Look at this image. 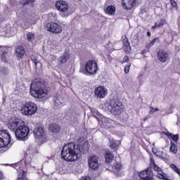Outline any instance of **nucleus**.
Segmentation results:
<instances>
[{"mask_svg":"<svg viewBox=\"0 0 180 180\" xmlns=\"http://www.w3.org/2000/svg\"><path fill=\"white\" fill-rule=\"evenodd\" d=\"M88 150V147L82 145H77L74 142H70L65 145L61 150L63 160L68 162H73L79 160V153H85Z\"/></svg>","mask_w":180,"mask_h":180,"instance_id":"obj_1","label":"nucleus"},{"mask_svg":"<svg viewBox=\"0 0 180 180\" xmlns=\"http://www.w3.org/2000/svg\"><path fill=\"white\" fill-rule=\"evenodd\" d=\"M31 96L35 99H43L49 95V89L46 86V82L42 79L37 78L32 83L30 89Z\"/></svg>","mask_w":180,"mask_h":180,"instance_id":"obj_2","label":"nucleus"},{"mask_svg":"<svg viewBox=\"0 0 180 180\" xmlns=\"http://www.w3.org/2000/svg\"><path fill=\"white\" fill-rule=\"evenodd\" d=\"M108 109L112 115L119 116V115H122L124 112V105H123L120 100L112 99L110 101Z\"/></svg>","mask_w":180,"mask_h":180,"instance_id":"obj_3","label":"nucleus"},{"mask_svg":"<svg viewBox=\"0 0 180 180\" xmlns=\"http://www.w3.org/2000/svg\"><path fill=\"white\" fill-rule=\"evenodd\" d=\"M11 141L12 137L9 131L3 129L0 131V148H4V151H8L11 148Z\"/></svg>","mask_w":180,"mask_h":180,"instance_id":"obj_4","label":"nucleus"},{"mask_svg":"<svg viewBox=\"0 0 180 180\" xmlns=\"http://www.w3.org/2000/svg\"><path fill=\"white\" fill-rule=\"evenodd\" d=\"M20 110L25 116H32L37 112V105L32 101L25 102L21 105Z\"/></svg>","mask_w":180,"mask_h":180,"instance_id":"obj_5","label":"nucleus"},{"mask_svg":"<svg viewBox=\"0 0 180 180\" xmlns=\"http://www.w3.org/2000/svg\"><path fill=\"white\" fill-rule=\"evenodd\" d=\"M30 133V129L27 125L25 124V122H22L15 131V134L17 140H25Z\"/></svg>","mask_w":180,"mask_h":180,"instance_id":"obj_6","label":"nucleus"},{"mask_svg":"<svg viewBox=\"0 0 180 180\" xmlns=\"http://www.w3.org/2000/svg\"><path fill=\"white\" fill-rule=\"evenodd\" d=\"M84 70L89 75H95L98 72V63L95 60L86 62Z\"/></svg>","mask_w":180,"mask_h":180,"instance_id":"obj_7","label":"nucleus"},{"mask_svg":"<svg viewBox=\"0 0 180 180\" xmlns=\"http://www.w3.org/2000/svg\"><path fill=\"white\" fill-rule=\"evenodd\" d=\"M45 29L47 32H50L51 33L59 34L63 32V28L58 23L51 22H48L45 27Z\"/></svg>","mask_w":180,"mask_h":180,"instance_id":"obj_8","label":"nucleus"},{"mask_svg":"<svg viewBox=\"0 0 180 180\" xmlns=\"http://www.w3.org/2000/svg\"><path fill=\"white\" fill-rule=\"evenodd\" d=\"M94 94L97 99H103L108 95V89L103 86H98L94 89Z\"/></svg>","mask_w":180,"mask_h":180,"instance_id":"obj_9","label":"nucleus"},{"mask_svg":"<svg viewBox=\"0 0 180 180\" xmlns=\"http://www.w3.org/2000/svg\"><path fill=\"white\" fill-rule=\"evenodd\" d=\"M138 175L140 179H135V180H155L154 176L153 175V171L146 169L142 172L138 173Z\"/></svg>","mask_w":180,"mask_h":180,"instance_id":"obj_10","label":"nucleus"},{"mask_svg":"<svg viewBox=\"0 0 180 180\" xmlns=\"http://www.w3.org/2000/svg\"><path fill=\"white\" fill-rule=\"evenodd\" d=\"M23 122V120H19L18 118L11 119L8 123V128L9 130H13L16 131V129H18V127H19Z\"/></svg>","mask_w":180,"mask_h":180,"instance_id":"obj_11","label":"nucleus"},{"mask_svg":"<svg viewBox=\"0 0 180 180\" xmlns=\"http://www.w3.org/2000/svg\"><path fill=\"white\" fill-rule=\"evenodd\" d=\"M33 133L36 140H44L46 139V132L44 127H39L34 129Z\"/></svg>","mask_w":180,"mask_h":180,"instance_id":"obj_12","label":"nucleus"},{"mask_svg":"<svg viewBox=\"0 0 180 180\" xmlns=\"http://www.w3.org/2000/svg\"><path fill=\"white\" fill-rule=\"evenodd\" d=\"M111 1L107 0L104 4L103 11L106 15H113L115 12H116V7L115 6L110 5Z\"/></svg>","mask_w":180,"mask_h":180,"instance_id":"obj_13","label":"nucleus"},{"mask_svg":"<svg viewBox=\"0 0 180 180\" xmlns=\"http://www.w3.org/2000/svg\"><path fill=\"white\" fill-rule=\"evenodd\" d=\"M89 167L91 169H98L99 167V158L96 155L91 156L89 160Z\"/></svg>","mask_w":180,"mask_h":180,"instance_id":"obj_14","label":"nucleus"},{"mask_svg":"<svg viewBox=\"0 0 180 180\" xmlns=\"http://www.w3.org/2000/svg\"><path fill=\"white\" fill-rule=\"evenodd\" d=\"M11 52L9 49L6 46L2 47L1 53V60L3 63H8L9 61V58L11 57Z\"/></svg>","mask_w":180,"mask_h":180,"instance_id":"obj_15","label":"nucleus"},{"mask_svg":"<svg viewBox=\"0 0 180 180\" xmlns=\"http://www.w3.org/2000/svg\"><path fill=\"white\" fill-rule=\"evenodd\" d=\"M136 4H137V0H122V5L124 9L127 11H130V9H133L134 6H136Z\"/></svg>","mask_w":180,"mask_h":180,"instance_id":"obj_16","label":"nucleus"},{"mask_svg":"<svg viewBox=\"0 0 180 180\" xmlns=\"http://www.w3.org/2000/svg\"><path fill=\"white\" fill-rule=\"evenodd\" d=\"M56 8L60 12H67L68 11V3L64 0H59L56 3Z\"/></svg>","mask_w":180,"mask_h":180,"instance_id":"obj_17","label":"nucleus"},{"mask_svg":"<svg viewBox=\"0 0 180 180\" xmlns=\"http://www.w3.org/2000/svg\"><path fill=\"white\" fill-rule=\"evenodd\" d=\"M122 39L124 52L127 53V54L130 53V52L131 51V46H130V42H129V39L126 35L122 37Z\"/></svg>","mask_w":180,"mask_h":180,"instance_id":"obj_18","label":"nucleus"},{"mask_svg":"<svg viewBox=\"0 0 180 180\" xmlns=\"http://www.w3.org/2000/svg\"><path fill=\"white\" fill-rule=\"evenodd\" d=\"M49 130L53 134H58L61 131V126L57 123L52 122L49 124Z\"/></svg>","mask_w":180,"mask_h":180,"instance_id":"obj_19","label":"nucleus"},{"mask_svg":"<svg viewBox=\"0 0 180 180\" xmlns=\"http://www.w3.org/2000/svg\"><path fill=\"white\" fill-rule=\"evenodd\" d=\"M26 51L25 50V46H18L15 49V56L17 57L18 60H22L23 57H25V53Z\"/></svg>","mask_w":180,"mask_h":180,"instance_id":"obj_20","label":"nucleus"},{"mask_svg":"<svg viewBox=\"0 0 180 180\" xmlns=\"http://www.w3.org/2000/svg\"><path fill=\"white\" fill-rule=\"evenodd\" d=\"M158 58L161 63H167L169 60V56L168 53L164 51H160L158 53Z\"/></svg>","mask_w":180,"mask_h":180,"instance_id":"obj_21","label":"nucleus"},{"mask_svg":"<svg viewBox=\"0 0 180 180\" xmlns=\"http://www.w3.org/2000/svg\"><path fill=\"white\" fill-rule=\"evenodd\" d=\"M71 55L70 54V52L65 51L63 53V56H60L58 59V63L59 64H65L67 61L70 58Z\"/></svg>","mask_w":180,"mask_h":180,"instance_id":"obj_22","label":"nucleus"},{"mask_svg":"<svg viewBox=\"0 0 180 180\" xmlns=\"http://www.w3.org/2000/svg\"><path fill=\"white\" fill-rule=\"evenodd\" d=\"M113 123H115V121L109 118H105L103 121V124L106 129H111V127H113Z\"/></svg>","mask_w":180,"mask_h":180,"instance_id":"obj_23","label":"nucleus"},{"mask_svg":"<svg viewBox=\"0 0 180 180\" xmlns=\"http://www.w3.org/2000/svg\"><path fill=\"white\" fill-rule=\"evenodd\" d=\"M105 162L107 164H110L113 161V159L115 158V155L112 152L107 151L105 153Z\"/></svg>","mask_w":180,"mask_h":180,"instance_id":"obj_24","label":"nucleus"},{"mask_svg":"<svg viewBox=\"0 0 180 180\" xmlns=\"http://www.w3.org/2000/svg\"><path fill=\"white\" fill-rule=\"evenodd\" d=\"M157 178L159 179H162V180H171V176H168V174L164 173V172H159L156 174Z\"/></svg>","mask_w":180,"mask_h":180,"instance_id":"obj_25","label":"nucleus"},{"mask_svg":"<svg viewBox=\"0 0 180 180\" xmlns=\"http://www.w3.org/2000/svg\"><path fill=\"white\" fill-rule=\"evenodd\" d=\"M166 136L169 139V140H172L174 143H178V140H179V134H174L171 132L166 133Z\"/></svg>","mask_w":180,"mask_h":180,"instance_id":"obj_26","label":"nucleus"},{"mask_svg":"<svg viewBox=\"0 0 180 180\" xmlns=\"http://www.w3.org/2000/svg\"><path fill=\"white\" fill-rule=\"evenodd\" d=\"M169 151L172 154H176L178 153V146L172 141L169 143Z\"/></svg>","mask_w":180,"mask_h":180,"instance_id":"obj_27","label":"nucleus"},{"mask_svg":"<svg viewBox=\"0 0 180 180\" xmlns=\"http://www.w3.org/2000/svg\"><path fill=\"white\" fill-rule=\"evenodd\" d=\"M18 180H27V177L26 176V172L25 170H21L18 174L17 177Z\"/></svg>","mask_w":180,"mask_h":180,"instance_id":"obj_28","label":"nucleus"},{"mask_svg":"<svg viewBox=\"0 0 180 180\" xmlns=\"http://www.w3.org/2000/svg\"><path fill=\"white\" fill-rule=\"evenodd\" d=\"M30 60L34 63V66L36 68H37V65L40 63V60H37V55L34 54V55H30Z\"/></svg>","mask_w":180,"mask_h":180,"instance_id":"obj_29","label":"nucleus"},{"mask_svg":"<svg viewBox=\"0 0 180 180\" xmlns=\"http://www.w3.org/2000/svg\"><path fill=\"white\" fill-rule=\"evenodd\" d=\"M157 42L160 43V38L158 37L154 38L150 42H149V44H146V47L151 49V47H153V46H154Z\"/></svg>","mask_w":180,"mask_h":180,"instance_id":"obj_30","label":"nucleus"},{"mask_svg":"<svg viewBox=\"0 0 180 180\" xmlns=\"http://www.w3.org/2000/svg\"><path fill=\"white\" fill-rule=\"evenodd\" d=\"M170 168L174 172H176V174H178L179 176H180V169L178 168L177 166H176L175 164L172 163L170 165Z\"/></svg>","mask_w":180,"mask_h":180,"instance_id":"obj_31","label":"nucleus"},{"mask_svg":"<svg viewBox=\"0 0 180 180\" xmlns=\"http://www.w3.org/2000/svg\"><path fill=\"white\" fill-rule=\"evenodd\" d=\"M155 23L157 24L158 27H162L164 25H167V20H165V19H161Z\"/></svg>","mask_w":180,"mask_h":180,"instance_id":"obj_32","label":"nucleus"},{"mask_svg":"<svg viewBox=\"0 0 180 180\" xmlns=\"http://www.w3.org/2000/svg\"><path fill=\"white\" fill-rule=\"evenodd\" d=\"M27 37L28 41H32L33 40H34L35 36H34V34L32 32H27Z\"/></svg>","mask_w":180,"mask_h":180,"instance_id":"obj_33","label":"nucleus"},{"mask_svg":"<svg viewBox=\"0 0 180 180\" xmlns=\"http://www.w3.org/2000/svg\"><path fill=\"white\" fill-rule=\"evenodd\" d=\"M150 168H153L154 171H156L157 172H162V169L158 167L156 164H153V166H150Z\"/></svg>","mask_w":180,"mask_h":180,"instance_id":"obj_34","label":"nucleus"},{"mask_svg":"<svg viewBox=\"0 0 180 180\" xmlns=\"http://www.w3.org/2000/svg\"><path fill=\"white\" fill-rule=\"evenodd\" d=\"M155 112H160V108H154L153 107H149V113L150 115H153V113H155Z\"/></svg>","mask_w":180,"mask_h":180,"instance_id":"obj_35","label":"nucleus"},{"mask_svg":"<svg viewBox=\"0 0 180 180\" xmlns=\"http://www.w3.org/2000/svg\"><path fill=\"white\" fill-rule=\"evenodd\" d=\"M34 2V0H22L21 4L22 5H30V4H33Z\"/></svg>","mask_w":180,"mask_h":180,"instance_id":"obj_36","label":"nucleus"},{"mask_svg":"<svg viewBox=\"0 0 180 180\" xmlns=\"http://www.w3.org/2000/svg\"><path fill=\"white\" fill-rule=\"evenodd\" d=\"M114 168L116 171H120V169H122V163L120 162L115 163Z\"/></svg>","mask_w":180,"mask_h":180,"instance_id":"obj_37","label":"nucleus"},{"mask_svg":"<svg viewBox=\"0 0 180 180\" xmlns=\"http://www.w3.org/2000/svg\"><path fill=\"white\" fill-rule=\"evenodd\" d=\"M130 67H131V65H126L124 67V72L125 74H129L130 72Z\"/></svg>","mask_w":180,"mask_h":180,"instance_id":"obj_38","label":"nucleus"},{"mask_svg":"<svg viewBox=\"0 0 180 180\" xmlns=\"http://www.w3.org/2000/svg\"><path fill=\"white\" fill-rule=\"evenodd\" d=\"M146 49H143L142 51H141V54L142 55V56H144V54H147V53H150V48H148V47H146Z\"/></svg>","mask_w":180,"mask_h":180,"instance_id":"obj_39","label":"nucleus"},{"mask_svg":"<svg viewBox=\"0 0 180 180\" xmlns=\"http://www.w3.org/2000/svg\"><path fill=\"white\" fill-rule=\"evenodd\" d=\"M110 148L115 149L116 147H117V143H116L115 141H112L110 144Z\"/></svg>","mask_w":180,"mask_h":180,"instance_id":"obj_40","label":"nucleus"},{"mask_svg":"<svg viewBox=\"0 0 180 180\" xmlns=\"http://www.w3.org/2000/svg\"><path fill=\"white\" fill-rule=\"evenodd\" d=\"M170 4H171L172 6H173V8H176L177 4H176V1H175V0H170Z\"/></svg>","mask_w":180,"mask_h":180,"instance_id":"obj_41","label":"nucleus"},{"mask_svg":"<svg viewBox=\"0 0 180 180\" xmlns=\"http://www.w3.org/2000/svg\"><path fill=\"white\" fill-rule=\"evenodd\" d=\"M129 61V56H125L122 59V63H127Z\"/></svg>","mask_w":180,"mask_h":180,"instance_id":"obj_42","label":"nucleus"},{"mask_svg":"<svg viewBox=\"0 0 180 180\" xmlns=\"http://www.w3.org/2000/svg\"><path fill=\"white\" fill-rule=\"evenodd\" d=\"M5 179V176H4V173L2 172H0V180Z\"/></svg>","mask_w":180,"mask_h":180,"instance_id":"obj_43","label":"nucleus"},{"mask_svg":"<svg viewBox=\"0 0 180 180\" xmlns=\"http://www.w3.org/2000/svg\"><path fill=\"white\" fill-rule=\"evenodd\" d=\"M154 164H155V162L154 161V160L153 158H150V167H153V165H154Z\"/></svg>","mask_w":180,"mask_h":180,"instance_id":"obj_44","label":"nucleus"},{"mask_svg":"<svg viewBox=\"0 0 180 180\" xmlns=\"http://www.w3.org/2000/svg\"><path fill=\"white\" fill-rule=\"evenodd\" d=\"M158 26L157 25L156 22L155 23V25L152 26V29H157Z\"/></svg>","mask_w":180,"mask_h":180,"instance_id":"obj_45","label":"nucleus"},{"mask_svg":"<svg viewBox=\"0 0 180 180\" xmlns=\"http://www.w3.org/2000/svg\"><path fill=\"white\" fill-rule=\"evenodd\" d=\"M147 36L150 37L151 36V32H150L149 31L147 32Z\"/></svg>","mask_w":180,"mask_h":180,"instance_id":"obj_46","label":"nucleus"},{"mask_svg":"<svg viewBox=\"0 0 180 180\" xmlns=\"http://www.w3.org/2000/svg\"><path fill=\"white\" fill-rule=\"evenodd\" d=\"M147 119H148V117H146L145 118H143V122H146V120H147Z\"/></svg>","mask_w":180,"mask_h":180,"instance_id":"obj_47","label":"nucleus"}]
</instances>
